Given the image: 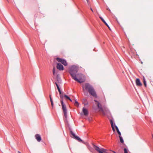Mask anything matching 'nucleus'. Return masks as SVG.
<instances>
[{"mask_svg": "<svg viewBox=\"0 0 153 153\" xmlns=\"http://www.w3.org/2000/svg\"><path fill=\"white\" fill-rule=\"evenodd\" d=\"M82 89L83 90L85 89L86 91H88L89 93L94 97H97V94L94 87L89 83H85L84 86L82 87Z\"/></svg>", "mask_w": 153, "mask_h": 153, "instance_id": "obj_1", "label": "nucleus"}, {"mask_svg": "<svg viewBox=\"0 0 153 153\" xmlns=\"http://www.w3.org/2000/svg\"><path fill=\"white\" fill-rule=\"evenodd\" d=\"M78 71V68L75 65L72 66L70 68L69 73L73 79L74 77L76 76Z\"/></svg>", "mask_w": 153, "mask_h": 153, "instance_id": "obj_2", "label": "nucleus"}, {"mask_svg": "<svg viewBox=\"0 0 153 153\" xmlns=\"http://www.w3.org/2000/svg\"><path fill=\"white\" fill-rule=\"evenodd\" d=\"M62 109L63 111L65 117L66 118L67 117V109L66 107V105L64 103L63 100H62L61 102Z\"/></svg>", "mask_w": 153, "mask_h": 153, "instance_id": "obj_3", "label": "nucleus"}, {"mask_svg": "<svg viewBox=\"0 0 153 153\" xmlns=\"http://www.w3.org/2000/svg\"><path fill=\"white\" fill-rule=\"evenodd\" d=\"M70 133L73 136V137H72L74 138V139L77 140L79 142H82L83 143H85L78 136L76 135L75 134H74L72 130H70Z\"/></svg>", "mask_w": 153, "mask_h": 153, "instance_id": "obj_4", "label": "nucleus"}, {"mask_svg": "<svg viewBox=\"0 0 153 153\" xmlns=\"http://www.w3.org/2000/svg\"><path fill=\"white\" fill-rule=\"evenodd\" d=\"M56 60L58 62H60L64 66H67L68 65L66 60L57 57L56 58Z\"/></svg>", "mask_w": 153, "mask_h": 153, "instance_id": "obj_5", "label": "nucleus"}, {"mask_svg": "<svg viewBox=\"0 0 153 153\" xmlns=\"http://www.w3.org/2000/svg\"><path fill=\"white\" fill-rule=\"evenodd\" d=\"M56 67L57 68L59 71H63L64 70V67L60 63H57Z\"/></svg>", "mask_w": 153, "mask_h": 153, "instance_id": "obj_6", "label": "nucleus"}, {"mask_svg": "<svg viewBox=\"0 0 153 153\" xmlns=\"http://www.w3.org/2000/svg\"><path fill=\"white\" fill-rule=\"evenodd\" d=\"M35 137L36 139L38 142H40L42 140V138L40 135L39 134H36L35 135Z\"/></svg>", "mask_w": 153, "mask_h": 153, "instance_id": "obj_7", "label": "nucleus"}, {"mask_svg": "<svg viewBox=\"0 0 153 153\" xmlns=\"http://www.w3.org/2000/svg\"><path fill=\"white\" fill-rule=\"evenodd\" d=\"M136 82L137 86H141L142 85V84L140 82V79L139 78H137L136 79Z\"/></svg>", "mask_w": 153, "mask_h": 153, "instance_id": "obj_8", "label": "nucleus"}, {"mask_svg": "<svg viewBox=\"0 0 153 153\" xmlns=\"http://www.w3.org/2000/svg\"><path fill=\"white\" fill-rule=\"evenodd\" d=\"M94 149L99 153L100 151H101L102 149H104V148H103L100 149L99 147L95 145L94 146Z\"/></svg>", "mask_w": 153, "mask_h": 153, "instance_id": "obj_9", "label": "nucleus"}, {"mask_svg": "<svg viewBox=\"0 0 153 153\" xmlns=\"http://www.w3.org/2000/svg\"><path fill=\"white\" fill-rule=\"evenodd\" d=\"M73 79L78 82H79V83H81L84 82V81H83L81 79H78L76 76L74 77Z\"/></svg>", "mask_w": 153, "mask_h": 153, "instance_id": "obj_10", "label": "nucleus"}, {"mask_svg": "<svg viewBox=\"0 0 153 153\" xmlns=\"http://www.w3.org/2000/svg\"><path fill=\"white\" fill-rule=\"evenodd\" d=\"M82 111L85 115L87 116L88 115V111L87 109L83 108L82 109Z\"/></svg>", "mask_w": 153, "mask_h": 153, "instance_id": "obj_11", "label": "nucleus"}, {"mask_svg": "<svg viewBox=\"0 0 153 153\" xmlns=\"http://www.w3.org/2000/svg\"><path fill=\"white\" fill-rule=\"evenodd\" d=\"M97 107L103 113L104 111L102 108V105L100 102H98V103L97 104Z\"/></svg>", "mask_w": 153, "mask_h": 153, "instance_id": "obj_12", "label": "nucleus"}, {"mask_svg": "<svg viewBox=\"0 0 153 153\" xmlns=\"http://www.w3.org/2000/svg\"><path fill=\"white\" fill-rule=\"evenodd\" d=\"M56 79L58 83H61L62 80L58 75H57L56 76Z\"/></svg>", "mask_w": 153, "mask_h": 153, "instance_id": "obj_13", "label": "nucleus"}, {"mask_svg": "<svg viewBox=\"0 0 153 153\" xmlns=\"http://www.w3.org/2000/svg\"><path fill=\"white\" fill-rule=\"evenodd\" d=\"M110 122L112 130L114 131H115V130L114 126L113 121L112 120H110Z\"/></svg>", "mask_w": 153, "mask_h": 153, "instance_id": "obj_14", "label": "nucleus"}, {"mask_svg": "<svg viewBox=\"0 0 153 153\" xmlns=\"http://www.w3.org/2000/svg\"><path fill=\"white\" fill-rule=\"evenodd\" d=\"M119 137L120 142L121 143H124V140L123 137H121V136H119Z\"/></svg>", "mask_w": 153, "mask_h": 153, "instance_id": "obj_15", "label": "nucleus"}, {"mask_svg": "<svg viewBox=\"0 0 153 153\" xmlns=\"http://www.w3.org/2000/svg\"><path fill=\"white\" fill-rule=\"evenodd\" d=\"M49 97H50V100L51 105H52V106L53 107V102L52 99L51 95H49Z\"/></svg>", "mask_w": 153, "mask_h": 153, "instance_id": "obj_16", "label": "nucleus"}, {"mask_svg": "<svg viewBox=\"0 0 153 153\" xmlns=\"http://www.w3.org/2000/svg\"><path fill=\"white\" fill-rule=\"evenodd\" d=\"M74 105L78 107L79 106V104L76 100H75Z\"/></svg>", "mask_w": 153, "mask_h": 153, "instance_id": "obj_17", "label": "nucleus"}, {"mask_svg": "<svg viewBox=\"0 0 153 153\" xmlns=\"http://www.w3.org/2000/svg\"><path fill=\"white\" fill-rule=\"evenodd\" d=\"M99 18L100 19H101L102 21L106 25V24L107 23L103 19L101 16H100Z\"/></svg>", "mask_w": 153, "mask_h": 153, "instance_id": "obj_18", "label": "nucleus"}, {"mask_svg": "<svg viewBox=\"0 0 153 153\" xmlns=\"http://www.w3.org/2000/svg\"><path fill=\"white\" fill-rule=\"evenodd\" d=\"M55 84L56 86V87H57V88L58 91H59V90H60V88L59 87V85H58L57 83L56 82H55Z\"/></svg>", "mask_w": 153, "mask_h": 153, "instance_id": "obj_19", "label": "nucleus"}, {"mask_svg": "<svg viewBox=\"0 0 153 153\" xmlns=\"http://www.w3.org/2000/svg\"><path fill=\"white\" fill-rule=\"evenodd\" d=\"M60 98H61L60 101H61H61L62 100L63 101V97H64V95L63 96L62 94H61L60 95Z\"/></svg>", "mask_w": 153, "mask_h": 153, "instance_id": "obj_20", "label": "nucleus"}, {"mask_svg": "<svg viewBox=\"0 0 153 153\" xmlns=\"http://www.w3.org/2000/svg\"><path fill=\"white\" fill-rule=\"evenodd\" d=\"M53 74L54 75H55V69L54 67L53 69Z\"/></svg>", "mask_w": 153, "mask_h": 153, "instance_id": "obj_21", "label": "nucleus"}, {"mask_svg": "<svg viewBox=\"0 0 153 153\" xmlns=\"http://www.w3.org/2000/svg\"><path fill=\"white\" fill-rule=\"evenodd\" d=\"M143 83H144V84L145 86L146 87L147 85H146V81L145 79L144 78H143Z\"/></svg>", "mask_w": 153, "mask_h": 153, "instance_id": "obj_22", "label": "nucleus"}, {"mask_svg": "<svg viewBox=\"0 0 153 153\" xmlns=\"http://www.w3.org/2000/svg\"><path fill=\"white\" fill-rule=\"evenodd\" d=\"M124 153H128V150L126 148L124 149Z\"/></svg>", "mask_w": 153, "mask_h": 153, "instance_id": "obj_23", "label": "nucleus"}, {"mask_svg": "<svg viewBox=\"0 0 153 153\" xmlns=\"http://www.w3.org/2000/svg\"><path fill=\"white\" fill-rule=\"evenodd\" d=\"M64 97L66 99H67L68 100L69 99H70V97H69L68 96H67L66 95H64Z\"/></svg>", "mask_w": 153, "mask_h": 153, "instance_id": "obj_24", "label": "nucleus"}, {"mask_svg": "<svg viewBox=\"0 0 153 153\" xmlns=\"http://www.w3.org/2000/svg\"><path fill=\"white\" fill-rule=\"evenodd\" d=\"M64 121H65V122H66L67 123H68V120H67V117L66 118L65 117V118H64Z\"/></svg>", "mask_w": 153, "mask_h": 153, "instance_id": "obj_25", "label": "nucleus"}, {"mask_svg": "<svg viewBox=\"0 0 153 153\" xmlns=\"http://www.w3.org/2000/svg\"><path fill=\"white\" fill-rule=\"evenodd\" d=\"M115 128L117 131H119L118 127L116 125H115Z\"/></svg>", "mask_w": 153, "mask_h": 153, "instance_id": "obj_26", "label": "nucleus"}, {"mask_svg": "<svg viewBox=\"0 0 153 153\" xmlns=\"http://www.w3.org/2000/svg\"><path fill=\"white\" fill-rule=\"evenodd\" d=\"M117 133L119 134V136H121V133L120 132V131H117Z\"/></svg>", "mask_w": 153, "mask_h": 153, "instance_id": "obj_27", "label": "nucleus"}, {"mask_svg": "<svg viewBox=\"0 0 153 153\" xmlns=\"http://www.w3.org/2000/svg\"><path fill=\"white\" fill-rule=\"evenodd\" d=\"M106 25L108 27V28L110 30H111V29L110 28V27L108 25V24H106V25Z\"/></svg>", "mask_w": 153, "mask_h": 153, "instance_id": "obj_28", "label": "nucleus"}, {"mask_svg": "<svg viewBox=\"0 0 153 153\" xmlns=\"http://www.w3.org/2000/svg\"><path fill=\"white\" fill-rule=\"evenodd\" d=\"M106 25L108 27V28L110 30H111V29L110 28V27L108 25V24H106V25Z\"/></svg>", "mask_w": 153, "mask_h": 153, "instance_id": "obj_29", "label": "nucleus"}, {"mask_svg": "<svg viewBox=\"0 0 153 153\" xmlns=\"http://www.w3.org/2000/svg\"><path fill=\"white\" fill-rule=\"evenodd\" d=\"M106 25L108 27V28L110 30H111V29L110 28V27L108 25V24H106V25Z\"/></svg>", "mask_w": 153, "mask_h": 153, "instance_id": "obj_30", "label": "nucleus"}, {"mask_svg": "<svg viewBox=\"0 0 153 153\" xmlns=\"http://www.w3.org/2000/svg\"><path fill=\"white\" fill-rule=\"evenodd\" d=\"M106 25L108 27V28L110 30H111V29L110 28V27L108 25V24H106V25Z\"/></svg>", "mask_w": 153, "mask_h": 153, "instance_id": "obj_31", "label": "nucleus"}, {"mask_svg": "<svg viewBox=\"0 0 153 153\" xmlns=\"http://www.w3.org/2000/svg\"><path fill=\"white\" fill-rule=\"evenodd\" d=\"M94 101L95 102H97V104L98 103V102H99L97 100H94Z\"/></svg>", "mask_w": 153, "mask_h": 153, "instance_id": "obj_32", "label": "nucleus"}, {"mask_svg": "<svg viewBox=\"0 0 153 153\" xmlns=\"http://www.w3.org/2000/svg\"><path fill=\"white\" fill-rule=\"evenodd\" d=\"M111 151V152H113L114 153H117L116 152H115V151H112V150H110Z\"/></svg>", "mask_w": 153, "mask_h": 153, "instance_id": "obj_33", "label": "nucleus"}, {"mask_svg": "<svg viewBox=\"0 0 153 153\" xmlns=\"http://www.w3.org/2000/svg\"><path fill=\"white\" fill-rule=\"evenodd\" d=\"M68 100H69L70 101L72 102V100L70 98V99H68Z\"/></svg>", "mask_w": 153, "mask_h": 153, "instance_id": "obj_34", "label": "nucleus"}, {"mask_svg": "<svg viewBox=\"0 0 153 153\" xmlns=\"http://www.w3.org/2000/svg\"><path fill=\"white\" fill-rule=\"evenodd\" d=\"M59 94H60V95H61V94H62V91L59 92Z\"/></svg>", "mask_w": 153, "mask_h": 153, "instance_id": "obj_35", "label": "nucleus"}, {"mask_svg": "<svg viewBox=\"0 0 153 153\" xmlns=\"http://www.w3.org/2000/svg\"><path fill=\"white\" fill-rule=\"evenodd\" d=\"M91 11L92 12H93V9H92V8H91Z\"/></svg>", "mask_w": 153, "mask_h": 153, "instance_id": "obj_36", "label": "nucleus"}, {"mask_svg": "<svg viewBox=\"0 0 153 153\" xmlns=\"http://www.w3.org/2000/svg\"><path fill=\"white\" fill-rule=\"evenodd\" d=\"M18 153H21V152H20L19 151H18Z\"/></svg>", "mask_w": 153, "mask_h": 153, "instance_id": "obj_37", "label": "nucleus"}, {"mask_svg": "<svg viewBox=\"0 0 153 153\" xmlns=\"http://www.w3.org/2000/svg\"><path fill=\"white\" fill-rule=\"evenodd\" d=\"M58 91H59V92L61 91V90H59Z\"/></svg>", "mask_w": 153, "mask_h": 153, "instance_id": "obj_38", "label": "nucleus"}, {"mask_svg": "<svg viewBox=\"0 0 153 153\" xmlns=\"http://www.w3.org/2000/svg\"><path fill=\"white\" fill-rule=\"evenodd\" d=\"M88 104V103H87V104H84V105H87V104Z\"/></svg>", "mask_w": 153, "mask_h": 153, "instance_id": "obj_39", "label": "nucleus"}, {"mask_svg": "<svg viewBox=\"0 0 153 153\" xmlns=\"http://www.w3.org/2000/svg\"><path fill=\"white\" fill-rule=\"evenodd\" d=\"M152 138L153 139V135L152 134Z\"/></svg>", "mask_w": 153, "mask_h": 153, "instance_id": "obj_40", "label": "nucleus"}, {"mask_svg": "<svg viewBox=\"0 0 153 153\" xmlns=\"http://www.w3.org/2000/svg\"><path fill=\"white\" fill-rule=\"evenodd\" d=\"M108 10H109V11H110V9H108Z\"/></svg>", "mask_w": 153, "mask_h": 153, "instance_id": "obj_41", "label": "nucleus"}, {"mask_svg": "<svg viewBox=\"0 0 153 153\" xmlns=\"http://www.w3.org/2000/svg\"><path fill=\"white\" fill-rule=\"evenodd\" d=\"M108 10H109V11H110V9H108Z\"/></svg>", "mask_w": 153, "mask_h": 153, "instance_id": "obj_42", "label": "nucleus"}, {"mask_svg": "<svg viewBox=\"0 0 153 153\" xmlns=\"http://www.w3.org/2000/svg\"><path fill=\"white\" fill-rule=\"evenodd\" d=\"M87 0V1H88V0Z\"/></svg>", "mask_w": 153, "mask_h": 153, "instance_id": "obj_43", "label": "nucleus"}]
</instances>
